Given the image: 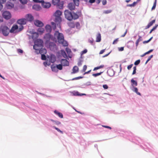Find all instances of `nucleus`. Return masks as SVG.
Listing matches in <instances>:
<instances>
[{
	"label": "nucleus",
	"mask_w": 158,
	"mask_h": 158,
	"mask_svg": "<svg viewBox=\"0 0 158 158\" xmlns=\"http://www.w3.org/2000/svg\"><path fill=\"white\" fill-rule=\"evenodd\" d=\"M64 14L65 18L68 20L71 21L73 19H78L79 16L81 15V12L78 11L76 13H72L69 10H65L64 11Z\"/></svg>",
	"instance_id": "nucleus-1"
},
{
	"label": "nucleus",
	"mask_w": 158,
	"mask_h": 158,
	"mask_svg": "<svg viewBox=\"0 0 158 158\" xmlns=\"http://www.w3.org/2000/svg\"><path fill=\"white\" fill-rule=\"evenodd\" d=\"M54 37L57 38L59 43L61 44L63 46H68V43L64 40V35L62 33H59L58 31H56L54 33Z\"/></svg>",
	"instance_id": "nucleus-2"
},
{
	"label": "nucleus",
	"mask_w": 158,
	"mask_h": 158,
	"mask_svg": "<svg viewBox=\"0 0 158 158\" xmlns=\"http://www.w3.org/2000/svg\"><path fill=\"white\" fill-rule=\"evenodd\" d=\"M0 32L4 36H6L8 35L10 32V29L7 26L2 25L0 27Z\"/></svg>",
	"instance_id": "nucleus-3"
},
{
	"label": "nucleus",
	"mask_w": 158,
	"mask_h": 158,
	"mask_svg": "<svg viewBox=\"0 0 158 158\" xmlns=\"http://www.w3.org/2000/svg\"><path fill=\"white\" fill-rule=\"evenodd\" d=\"M43 46V41L40 39H38L35 41V45L33 48L35 50L38 49L39 48H41Z\"/></svg>",
	"instance_id": "nucleus-4"
},
{
	"label": "nucleus",
	"mask_w": 158,
	"mask_h": 158,
	"mask_svg": "<svg viewBox=\"0 0 158 158\" xmlns=\"http://www.w3.org/2000/svg\"><path fill=\"white\" fill-rule=\"evenodd\" d=\"M52 3L54 5L56 6L60 9H62L63 7V2H60V0H52Z\"/></svg>",
	"instance_id": "nucleus-5"
},
{
	"label": "nucleus",
	"mask_w": 158,
	"mask_h": 158,
	"mask_svg": "<svg viewBox=\"0 0 158 158\" xmlns=\"http://www.w3.org/2000/svg\"><path fill=\"white\" fill-rule=\"evenodd\" d=\"M3 17L6 19H10L11 17L10 13L8 11H5L2 13Z\"/></svg>",
	"instance_id": "nucleus-6"
},
{
	"label": "nucleus",
	"mask_w": 158,
	"mask_h": 158,
	"mask_svg": "<svg viewBox=\"0 0 158 158\" xmlns=\"http://www.w3.org/2000/svg\"><path fill=\"white\" fill-rule=\"evenodd\" d=\"M44 38L46 39L47 42H48L50 40H55L53 36L49 33L46 34L44 36Z\"/></svg>",
	"instance_id": "nucleus-7"
},
{
	"label": "nucleus",
	"mask_w": 158,
	"mask_h": 158,
	"mask_svg": "<svg viewBox=\"0 0 158 158\" xmlns=\"http://www.w3.org/2000/svg\"><path fill=\"white\" fill-rule=\"evenodd\" d=\"M35 52L37 54L40 53L41 54H45L46 53L47 51L45 48H39L38 49L35 50Z\"/></svg>",
	"instance_id": "nucleus-8"
},
{
	"label": "nucleus",
	"mask_w": 158,
	"mask_h": 158,
	"mask_svg": "<svg viewBox=\"0 0 158 158\" xmlns=\"http://www.w3.org/2000/svg\"><path fill=\"white\" fill-rule=\"evenodd\" d=\"M18 27L16 25H13L11 27L10 30V33H15L17 32Z\"/></svg>",
	"instance_id": "nucleus-9"
},
{
	"label": "nucleus",
	"mask_w": 158,
	"mask_h": 158,
	"mask_svg": "<svg viewBox=\"0 0 158 158\" xmlns=\"http://www.w3.org/2000/svg\"><path fill=\"white\" fill-rule=\"evenodd\" d=\"M61 64L63 66H68L69 65V62L67 60L62 59L60 60Z\"/></svg>",
	"instance_id": "nucleus-10"
},
{
	"label": "nucleus",
	"mask_w": 158,
	"mask_h": 158,
	"mask_svg": "<svg viewBox=\"0 0 158 158\" xmlns=\"http://www.w3.org/2000/svg\"><path fill=\"white\" fill-rule=\"evenodd\" d=\"M17 23L21 25H24L26 23L27 20L26 19H21L18 20Z\"/></svg>",
	"instance_id": "nucleus-11"
},
{
	"label": "nucleus",
	"mask_w": 158,
	"mask_h": 158,
	"mask_svg": "<svg viewBox=\"0 0 158 158\" xmlns=\"http://www.w3.org/2000/svg\"><path fill=\"white\" fill-rule=\"evenodd\" d=\"M41 4L43 7L45 8H48L51 6V4L49 2H45L44 1L43 2H42Z\"/></svg>",
	"instance_id": "nucleus-12"
},
{
	"label": "nucleus",
	"mask_w": 158,
	"mask_h": 158,
	"mask_svg": "<svg viewBox=\"0 0 158 158\" xmlns=\"http://www.w3.org/2000/svg\"><path fill=\"white\" fill-rule=\"evenodd\" d=\"M34 24L36 26L39 27H42L44 25L43 23L39 20H36L34 22Z\"/></svg>",
	"instance_id": "nucleus-13"
},
{
	"label": "nucleus",
	"mask_w": 158,
	"mask_h": 158,
	"mask_svg": "<svg viewBox=\"0 0 158 158\" xmlns=\"http://www.w3.org/2000/svg\"><path fill=\"white\" fill-rule=\"evenodd\" d=\"M25 18L26 19V20L29 21H32L34 19L33 17L30 14L27 15L25 16Z\"/></svg>",
	"instance_id": "nucleus-14"
},
{
	"label": "nucleus",
	"mask_w": 158,
	"mask_h": 158,
	"mask_svg": "<svg viewBox=\"0 0 158 158\" xmlns=\"http://www.w3.org/2000/svg\"><path fill=\"white\" fill-rule=\"evenodd\" d=\"M131 89L133 92L139 95L140 96L141 95V94L138 92V88L135 87H130Z\"/></svg>",
	"instance_id": "nucleus-15"
},
{
	"label": "nucleus",
	"mask_w": 158,
	"mask_h": 158,
	"mask_svg": "<svg viewBox=\"0 0 158 158\" xmlns=\"http://www.w3.org/2000/svg\"><path fill=\"white\" fill-rule=\"evenodd\" d=\"M108 75L110 76H113L114 74V72L112 69H108L107 72Z\"/></svg>",
	"instance_id": "nucleus-16"
},
{
	"label": "nucleus",
	"mask_w": 158,
	"mask_h": 158,
	"mask_svg": "<svg viewBox=\"0 0 158 158\" xmlns=\"http://www.w3.org/2000/svg\"><path fill=\"white\" fill-rule=\"evenodd\" d=\"M50 61L52 63L55 62L56 60L55 56L54 55H51L49 58Z\"/></svg>",
	"instance_id": "nucleus-17"
},
{
	"label": "nucleus",
	"mask_w": 158,
	"mask_h": 158,
	"mask_svg": "<svg viewBox=\"0 0 158 158\" xmlns=\"http://www.w3.org/2000/svg\"><path fill=\"white\" fill-rule=\"evenodd\" d=\"M55 22L57 23H58H58H60L61 21L62 18L60 16H55Z\"/></svg>",
	"instance_id": "nucleus-18"
},
{
	"label": "nucleus",
	"mask_w": 158,
	"mask_h": 158,
	"mask_svg": "<svg viewBox=\"0 0 158 158\" xmlns=\"http://www.w3.org/2000/svg\"><path fill=\"white\" fill-rule=\"evenodd\" d=\"M131 87H134L136 86L137 85V81L133 79H132L131 80Z\"/></svg>",
	"instance_id": "nucleus-19"
},
{
	"label": "nucleus",
	"mask_w": 158,
	"mask_h": 158,
	"mask_svg": "<svg viewBox=\"0 0 158 158\" xmlns=\"http://www.w3.org/2000/svg\"><path fill=\"white\" fill-rule=\"evenodd\" d=\"M32 8L35 10L38 11L41 9V7L39 5L35 4L33 6Z\"/></svg>",
	"instance_id": "nucleus-20"
},
{
	"label": "nucleus",
	"mask_w": 158,
	"mask_h": 158,
	"mask_svg": "<svg viewBox=\"0 0 158 158\" xmlns=\"http://www.w3.org/2000/svg\"><path fill=\"white\" fill-rule=\"evenodd\" d=\"M14 4L11 3H7L6 4V7L7 9H10L13 8Z\"/></svg>",
	"instance_id": "nucleus-21"
},
{
	"label": "nucleus",
	"mask_w": 158,
	"mask_h": 158,
	"mask_svg": "<svg viewBox=\"0 0 158 158\" xmlns=\"http://www.w3.org/2000/svg\"><path fill=\"white\" fill-rule=\"evenodd\" d=\"M54 113L58 116L60 118H63V115L62 113L59 112L56 110H55L54 111Z\"/></svg>",
	"instance_id": "nucleus-22"
},
{
	"label": "nucleus",
	"mask_w": 158,
	"mask_h": 158,
	"mask_svg": "<svg viewBox=\"0 0 158 158\" xmlns=\"http://www.w3.org/2000/svg\"><path fill=\"white\" fill-rule=\"evenodd\" d=\"M50 120L53 123V124H55L57 126H59L61 124L60 122L57 120H55L52 119H50Z\"/></svg>",
	"instance_id": "nucleus-23"
},
{
	"label": "nucleus",
	"mask_w": 158,
	"mask_h": 158,
	"mask_svg": "<svg viewBox=\"0 0 158 158\" xmlns=\"http://www.w3.org/2000/svg\"><path fill=\"white\" fill-rule=\"evenodd\" d=\"M45 29L47 32H50L52 31L51 26L49 25H47L45 26Z\"/></svg>",
	"instance_id": "nucleus-24"
},
{
	"label": "nucleus",
	"mask_w": 158,
	"mask_h": 158,
	"mask_svg": "<svg viewBox=\"0 0 158 158\" xmlns=\"http://www.w3.org/2000/svg\"><path fill=\"white\" fill-rule=\"evenodd\" d=\"M62 13L60 10H58L56 11L54 14L55 16H60L61 15Z\"/></svg>",
	"instance_id": "nucleus-25"
},
{
	"label": "nucleus",
	"mask_w": 158,
	"mask_h": 158,
	"mask_svg": "<svg viewBox=\"0 0 158 158\" xmlns=\"http://www.w3.org/2000/svg\"><path fill=\"white\" fill-rule=\"evenodd\" d=\"M155 22V20H153L151 22H150L146 27L145 29H147L148 28L150 27Z\"/></svg>",
	"instance_id": "nucleus-26"
},
{
	"label": "nucleus",
	"mask_w": 158,
	"mask_h": 158,
	"mask_svg": "<svg viewBox=\"0 0 158 158\" xmlns=\"http://www.w3.org/2000/svg\"><path fill=\"white\" fill-rule=\"evenodd\" d=\"M39 34L37 32H34L32 35V38L33 40L36 39L38 36Z\"/></svg>",
	"instance_id": "nucleus-27"
},
{
	"label": "nucleus",
	"mask_w": 158,
	"mask_h": 158,
	"mask_svg": "<svg viewBox=\"0 0 158 158\" xmlns=\"http://www.w3.org/2000/svg\"><path fill=\"white\" fill-rule=\"evenodd\" d=\"M68 7L69 9L71 10H72L74 9L75 8V6L73 5V4L72 3H70L68 4Z\"/></svg>",
	"instance_id": "nucleus-28"
},
{
	"label": "nucleus",
	"mask_w": 158,
	"mask_h": 158,
	"mask_svg": "<svg viewBox=\"0 0 158 158\" xmlns=\"http://www.w3.org/2000/svg\"><path fill=\"white\" fill-rule=\"evenodd\" d=\"M61 54L62 55V56H63L66 59L67 58L68 59H69L68 58L67 55L64 50H61Z\"/></svg>",
	"instance_id": "nucleus-29"
},
{
	"label": "nucleus",
	"mask_w": 158,
	"mask_h": 158,
	"mask_svg": "<svg viewBox=\"0 0 158 158\" xmlns=\"http://www.w3.org/2000/svg\"><path fill=\"white\" fill-rule=\"evenodd\" d=\"M65 50L67 53H68L69 57L70 58H71V56H70V55L71 54L72 52L71 50L69 48H66Z\"/></svg>",
	"instance_id": "nucleus-30"
},
{
	"label": "nucleus",
	"mask_w": 158,
	"mask_h": 158,
	"mask_svg": "<svg viewBox=\"0 0 158 158\" xmlns=\"http://www.w3.org/2000/svg\"><path fill=\"white\" fill-rule=\"evenodd\" d=\"M78 67L77 66H74L73 69V72H72V73H76L77 72H78Z\"/></svg>",
	"instance_id": "nucleus-31"
},
{
	"label": "nucleus",
	"mask_w": 158,
	"mask_h": 158,
	"mask_svg": "<svg viewBox=\"0 0 158 158\" xmlns=\"http://www.w3.org/2000/svg\"><path fill=\"white\" fill-rule=\"evenodd\" d=\"M101 40V35L100 33H99L98 34L96 37V42H99Z\"/></svg>",
	"instance_id": "nucleus-32"
},
{
	"label": "nucleus",
	"mask_w": 158,
	"mask_h": 158,
	"mask_svg": "<svg viewBox=\"0 0 158 158\" xmlns=\"http://www.w3.org/2000/svg\"><path fill=\"white\" fill-rule=\"evenodd\" d=\"M51 69L52 71L55 72H57L58 71L56 66L52 65L51 66Z\"/></svg>",
	"instance_id": "nucleus-33"
},
{
	"label": "nucleus",
	"mask_w": 158,
	"mask_h": 158,
	"mask_svg": "<svg viewBox=\"0 0 158 158\" xmlns=\"http://www.w3.org/2000/svg\"><path fill=\"white\" fill-rule=\"evenodd\" d=\"M52 128H53V129H55V130H57V131H58V132H60V133H61L62 134H63V131H61L58 128H57L56 126H52Z\"/></svg>",
	"instance_id": "nucleus-34"
},
{
	"label": "nucleus",
	"mask_w": 158,
	"mask_h": 158,
	"mask_svg": "<svg viewBox=\"0 0 158 158\" xmlns=\"http://www.w3.org/2000/svg\"><path fill=\"white\" fill-rule=\"evenodd\" d=\"M62 66L63 65L61 64L56 65L57 70L59 69L60 70H61L62 69Z\"/></svg>",
	"instance_id": "nucleus-35"
},
{
	"label": "nucleus",
	"mask_w": 158,
	"mask_h": 158,
	"mask_svg": "<svg viewBox=\"0 0 158 158\" xmlns=\"http://www.w3.org/2000/svg\"><path fill=\"white\" fill-rule=\"evenodd\" d=\"M112 11V10H104L103 12V13L105 14H108L110 13Z\"/></svg>",
	"instance_id": "nucleus-36"
},
{
	"label": "nucleus",
	"mask_w": 158,
	"mask_h": 158,
	"mask_svg": "<svg viewBox=\"0 0 158 158\" xmlns=\"http://www.w3.org/2000/svg\"><path fill=\"white\" fill-rule=\"evenodd\" d=\"M104 67V65H101L99 66H98L97 67H95L94 69L93 70L94 71V70H98V69H100L101 68H102Z\"/></svg>",
	"instance_id": "nucleus-37"
},
{
	"label": "nucleus",
	"mask_w": 158,
	"mask_h": 158,
	"mask_svg": "<svg viewBox=\"0 0 158 158\" xmlns=\"http://www.w3.org/2000/svg\"><path fill=\"white\" fill-rule=\"evenodd\" d=\"M6 1V0H0V9L2 7V4L5 2Z\"/></svg>",
	"instance_id": "nucleus-38"
},
{
	"label": "nucleus",
	"mask_w": 158,
	"mask_h": 158,
	"mask_svg": "<svg viewBox=\"0 0 158 158\" xmlns=\"http://www.w3.org/2000/svg\"><path fill=\"white\" fill-rule=\"evenodd\" d=\"M43 64L46 67L47 66H49L50 65V61H46L44 62Z\"/></svg>",
	"instance_id": "nucleus-39"
},
{
	"label": "nucleus",
	"mask_w": 158,
	"mask_h": 158,
	"mask_svg": "<svg viewBox=\"0 0 158 158\" xmlns=\"http://www.w3.org/2000/svg\"><path fill=\"white\" fill-rule=\"evenodd\" d=\"M51 25L52 26V28L54 30H55L56 28V26L55 23L53 22H52Z\"/></svg>",
	"instance_id": "nucleus-40"
},
{
	"label": "nucleus",
	"mask_w": 158,
	"mask_h": 158,
	"mask_svg": "<svg viewBox=\"0 0 158 158\" xmlns=\"http://www.w3.org/2000/svg\"><path fill=\"white\" fill-rule=\"evenodd\" d=\"M74 3L76 6H78L79 4V0H73Z\"/></svg>",
	"instance_id": "nucleus-41"
},
{
	"label": "nucleus",
	"mask_w": 158,
	"mask_h": 158,
	"mask_svg": "<svg viewBox=\"0 0 158 158\" xmlns=\"http://www.w3.org/2000/svg\"><path fill=\"white\" fill-rule=\"evenodd\" d=\"M157 0H155V2L154 3L153 6L152 8V10H153L155 9L156 6V3Z\"/></svg>",
	"instance_id": "nucleus-42"
},
{
	"label": "nucleus",
	"mask_w": 158,
	"mask_h": 158,
	"mask_svg": "<svg viewBox=\"0 0 158 158\" xmlns=\"http://www.w3.org/2000/svg\"><path fill=\"white\" fill-rule=\"evenodd\" d=\"M73 95L74 96H80V94L77 91H74L73 92Z\"/></svg>",
	"instance_id": "nucleus-43"
},
{
	"label": "nucleus",
	"mask_w": 158,
	"mask_h": 158,
	"mask_svg": "<svg viewBox=\"0 0 158 158\" xmlns=\"http://www.w3.org/2000/svg\"><path fill=\"white\" fill-rule=\"evenodd\" d=\"M158 26V25H156L153 27L151 30L149 34H151L152 31L155 30L157 28Z\"/></svg>",
	"instance_id": "nucleus-44"
},
{
	"label": "nucleus",
	"mask_w": 158,
	"mask_h": 158,
	"mask_svg": "<svg viewBox=\"0 0 158 158\" xmlns=\"http://www.w3.org/2000/svg\"><path fill=\"white\" fill-rule=\"evenodd\" d=\"M102 72H101L99 73H94L92 75L94 77H96L98 76H99L101 75V74L102 73Z\"/></svg>",
	"instance_id": "nucleus-45"
},
{
	"label": "nucleus",
	"mask_w": 158,
	"mask_h": 158,
	"mask_svg": "<svg viewBox=\"0 0 158 158\" xmlns=\"http://www.w3.org/2000/svg\"><path fill=\"white\" fill-rule=\"evenodd\" d=\"M153 56V55H151L150 56H149L148 60H147L146 61V62L145 63V64H146L148 63V62L152 58Z\"/></svg>",
	"instance_id": "nucleus-46"
},
{
	"label": "nucleus",
	"mask_w": 158,
	"mask_h": 158,
	"mask_svg": "<svg viewBox=\"0 0 158 158\" xmlns=\"http://www.w3.org/2000/svg\"><path fill=\"white\" fill-rule=\"evenodd\" d=\"M20 2L23 4H26L27 2V0H19Z\"/></svg>",
	"instance_id": "nucleus-47"
},
{
	"label": "nucleus",
	"mask_w": 158,
	"mask_h": 158,
	"mask_svg": "<svg viewBox=\"0 0 158 158\" xmlns=\"http://www.w3.org/2000/svg\"><path fill=\"white\" fill-rule=\"evenodd\" d=\"M87 52V50L86 49H85L83 51H82L81 52V55L83 54L86 53Z\"/></svg>",
	"instance_id": "nucleus-48"
},
{
	"label": "nucleus",
	"mask_w": 158,
	"mask_h": 158,
	"mask_svg": "<svg viewBox=\"0 0 158 158\" xmlns=\"http://www.w3.org/2000/svg\"><path fill=\"white\" fill-rule=\"evenodd\" d=\"M41 55V59L42 60H45L46 59V57L45 54H42Z\"/></svg>",
	"instance_id": "nucleus-49"
},
{
	"label": "nucleus",
	"mask_w": 158,
	"mask_h": 158,
	"mask_svg": "<svg viewBox=\"0 0 158 158\" xmlns=\"http://www.w3.org/2000/svg\"><path fill=\"white\" fill-rule=\"evenodd\" d=\"M136 66H134L133 67V73H132V75H134L135 74L136 72Z\"/></svg>",
	"instance_id": "nucleus-50"
},
{
	"label": "nucleus",
	"mask_w": 158,
	"mask_h": 158,
	"mask_svg": "<svg viewBox=\"0 0 158 158\" xmlns=\"http://www.w3.org/2000/svg\"><path fill=\"white\" fill-rule=\"evenodd\" d=\"M76 27L77 28H79L80 27V23L78 22H77L75 24Z\"/></svg>",
	"instance_id": "nucleus-51"
},
{
	"label": "nucleus",
	"mask_w": 158,
	"mask_h": 158,
	"mask_svg": "<svg viewBox=\"0 0 158 158\" xmlns=\"http://www.w3.org/2000/svg\"><path fill=\"white\" fill-rule=\"evenodd\" d=\"M33 1L36 3H41L44 2V0L40 1L39 0H33Z\"/></svg>",
	"instance_id": "nucleus-52"
},
{
	"label": "nucleus",
	"mask_w": 158,
	"mask_h": 158,
	"mask_svg": "<svg viewBox=\"0 0 158 158\" xmlns=\"http://www.w3.org/2000/svg\"><path fill=\"white\" fill-rule=\"evenodd\" d=\"M23 26L21 25V26L19 27V28L18 29V30H17V32H19L21 31L23 29Z\"/></svg>",
	"instance_id": "nucleus-53"
},
{
	"label": "nucleus",
	"mask_w": 158,
	"mask_h": 158,
	"mask_svg": "<svg viewBox=\"0 0 158 158\" xmlns=\"http://www.w3.org/2000/svg\"><path fill=\"white\" fill-rule=\"evenodd\" d=\"M140 60H138L135 62L134 64L135 65H137L140 63Z\"/></svg>",
	"instance_id": "nucleus-54"
},
{
	"label": "nucleus",
	"mask_w": 158,
	"mask_h": 158,
	"mask_svg": "<svg viewBox=\"0 0 158 158\" xmlns=\"http://www.w3.org/2000/svg\"><path fill=\"white\" fill-rule=\"evenodd\" d=\"M139 36V38L137 40V41L139 42L142 41L143 40V39H142V37H141V36Z\"/></svg>",
	"instance_id": "nucleus-55"
},
{
	"label": "nucleus",
	"mask_w": 158,
	"mask_h": 158,
	"mask_svg": "<svg viewBox=\"0 0 158 158\" xmlns=\"http://www.w3.org/2000/svg\"><path fill=\"white\" fill-rule=\"evenodd\" d=\"M38 31L40 32L43 33L44 31V29L42 28H39L38 29Z\"/></svg>",
	"instance_id": "nucleus-56"
},
{
	"label": "nucleus",
	"mask_w": 158,
	"mask_h": 158,
	"mask_svg": "<svg viewBox=\"0 0 158 158\" xmlns=\"http://www.w3.org/2000/svg\"><path fill=\"white\" fill-rule=\"evenodd\" d=\"M102 87L105 89H107L108 88V85L106 84L103 85Z\"/></svg>",
	"instance_id": "nucleus-57"
},
{
	"label": "nucleus",
	"mask_w": 158,
	"mask_h": 158,
	"mask_svg": "<svg viewBox=\"0 0 158 158\" xmlns=\"http://www.w3.org/2000/svg\"><path fill=\"white\" fill-rule=\"evenodd\" d=\"M94 41V40L92 38L89 39L88 40L89 42L91 44H92L93 43Z\"/></svg>",
	"instance_id": "nucleus-58"
},
{
	"label": "nucleus",
	"mask_w": 158,
	"mask_h": 158,
	"mask_svg": "<svg viewBox=\"0 0 158 158\" xmlns=\"http://www.w3.org/2000/svg\"><path fill=\"white\" fill-rule=\"evenodd\" d=\"M87 66L86 65H84L83 67V72H85L86 71V70L87 69Z\"/></svg>",
	"instance_id": "nucleus-59"
},
{
	"label": "nucleus",
	"mask_w": 158,
	"mask_h": 158,
	"mask_svg": "<svg viewBox=\"0 0 158 158\" xmlns=\"http://www.w3.org/2000/svg\"><path fill=\"white\" fill-rule=\"evenodd\" d=\"M102 127H105V128H108V129H111V128L109 127V126H105V125H102Z\"/></svg>",
	"instance_id": "nucleus-60"
},
{
	"label": "nucleus",
	"mask_w": 158,
	"mask_h": 158,
	"mask_svg": "<svg viewBox=\"0 0 158 158\" xmlns=\"http://www.w3.org/2000/svg\"><path fill=\"white\" fill-rule=\"evenodd\" d=\"M82 61L81 60H80L78 62L77 64L79 66H81L82 64Z\"/></svg>",
	"instance_id": "nucleus-61"
},
{
	"label": "nucleus",
	"mask_w": 158,
	"mask_h": 158,
	"mask_svg": "<svg viewBox=\"0 0 158 158\" xmlns=\"http://www.w3.org/2000/svg\"><path fill=\"white\" fill-rule=\"evenodd\" d=\"M133 64H131L130 65H129L128 66H127V69L128 70H130L132 68V66H133Z\"/></svg>",
	"instance_id": "nucleus-62"
},
{
	"label": "nucleus",
	"mask_w": 158,
	"mask_h": 158,
	"mask_svg": "<svg viewBox=\"0 0 158 158\" xmlns=\"http://www.w3.org/2000/svg\"><path fill=\"white\" fill-rule=\"evenodd\" d=\"M17 52L19 53H22L23 52V51L20 49H17Z\"/></svg>",
	"instance_id": "nucleus-63"
},
{
	"label": "nucleus",
	"mask_w": 158,
	"mask_h": 158,
	"mask_svg": "<svg viewBox=\"0 0 158 158\" xmlns=\"http://www.w3.org/2000/svg\"><path fill=\"white\" fill-rule=\"evenodd\" d=\"M118 50L119 51H122L123 50H124V48L123 47H121L120 48H118Z\"/></svg>",
	"instance_id": "nucleus-64"
}]
</instances>
